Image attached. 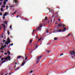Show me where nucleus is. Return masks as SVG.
<instances>
[{"instance_id":"1","label":"nucleus","mask_w":75,"mask_h":75,"mask_svg":"<svg viewBox=\"0 0 75 75\" xmlns=\"http://www.w3.org/2000/svg\"><path fill=\"white\" fill-rule=\"evenodd\" d=\"M70 53L71 55H72V56H73L75 57V52L74 51H71L70 52Z\"/></svg>"},{"instance_id":"2","label":"nucleus","mask_w":75,"mask_h":75,"mask_svg":"<svg viewBox=\"0 0 75 75\" xmlns=\"http://www.w3.org/2000/svg\"><path fill=\"white\" fill-rule=\"evenodd\" d=\"M42 57H38L37 58L36 60V64H37V63H38L40 60H39V59L40 58Z\"/></svg>"},{"instance_id":"3","label":"nucleus","mask_w":75,"mask_h":75,"mask_svg":"<svg viewBox=\"0 0 75 75\" xmlns=\"http://www.w3.org/2000/svg\"><path fill=\"white\" fill-rule=\"evenodd\" d=\"M11 58V57H6L5 58H4V59L5 60H8V59H10Z\"/></svg>"},{"instance_id":"4","label":"nucleus","mask_w":75,"mask_h":75,"mask_svg":"<svg viewBox=\"0 0 75 75\" xmlns=\"http://www.w3.org/2000/svg\"><path fill=\"white\" fill-rule=\"evenodd\" d=\"M42 24H40L39 25V27L38 28V29H37V30H38L40 29V28H41V27H42Z\"/></svg>"},{"instance_id":"5","label":"nucleus","mask_w":75,"mask_h":75,"mask_svg":"<svg viewBox=\"0 0 75 75\" xmlns=\"http://www.w3.org/2000/svg\"><path fill=\"white\" fill-rule=\"evenodd\" d=\"M7 15H9L8 13L7 12H6L5 13V14L4 15V16L5 17V16H7Z\"/></svg>"},{"instance_id":"6","label":"nucleus","mask_w":75,"mask_h":75,"mask_svg":"<svg viewBox=\"0 0 75 75\" xmlns=\"http://www.w3.org/2000/svg\"><path fill=\"white\" fill-rule=\"evenodd\" d=\"M23 57V58L24 59V57H17V58L18 59H23V58H22Z\"/></svg>"},{"instance_id":"7","label":"nucleus","mask_w":75,"mask_h":75,"mask_svg":"<svg viewBox=\"0 0 75 75\" xmlns=\"http://www.w3.org/2000/svg\"><path fill=\"white\" fill-rule=\"evenodd\" d=\"M2 25L3 26L4 28V30H5L6 28V26L4 24H2Z\"/></svg>"},{"instance_id":"8","label":"nucleus","mask_w":75,"mask_h":75,"mask_svg":"<svg viewBox=\"0 0 75 75\" xmlns=\"http://www.w3.org/2000/svg\"><path fill=\"white\" fill-rule=\"evenodd\" d=\"M47 16H46L45 18V19L43 20L42 21L43 22H44L45 21V20H47Z\"/></svg>"},{"instance_id":"9","label":"nucleus","mask_w":75,"mask_h":75,"mask_svg":"<svg viewBox=\"0 0 75 75\" xmlns=\"http://www.w3.org/2000/svg\"><path fill=\"white\" fill-rule=\"evenodd\" d=\"M57 26L58 27H62V25H61L60 24H58L57 25Z\"/></svg>"},{"instance_id":"10","label":"nucleus","mask_w":75,"mask_h":75,"mask_svg":"<svg viewBox=\"0 0 75 75\" xmlns=\"http://www.w3.org/2000/svg\"><path fill=\"white\" fill-rule=\"evenodd\" d=\"M66 30H67V28H63V31L64 30H63V31H62V32H65L66 31Z\"/></svg>"},{"instance_id":"11","label":"nucleus","mask_w":75,"mask_h":75,"mask_svg":"<svg viewBox=\"0 0 75 75\" xmlns=\"http://www.w3.org/2000/svg\"><path fill=\"white\" fill-rule=\"evenodd\" d=\"M10 42H9L8 41H7V42H5V44H6V45H8V44L10 43Z\"/></svg>"},{"instance_id":"12","label":"nucleus","mask_w":75,"mask_h":75,"mask_svg":"<svg viewBox=\"0 0 75 75\" xmlns=\"http://www.w3.org/2000/svg\"><path fill=\"white\" fill-rule=\"evenodd\" d=\"M23 62L22 63V65H24L25 64V62L24 61V60L23 61Z\"/></svg>"},{"instance_id":"13","label":"nucleus","mask_w":75,"mask_h":75,"mask_svg":"<svg viewBox=\"0 0 75 75\" xmlns=\"http://www.w3.org/2000/svg\"><path fill=\"white\" fill-rule=\"evenodd\" d=\"M3 4H4V5H6V1H4L3 2Z\"/></svg>"},{"instance_id":"14","label":"nucleus","mask_w":75,"mask_h":75,"mask_svg":"<svg viewBox=\"0 0 75 75\" xmlns=\"http://www.w3.org/2000/svg\"><path fill=\"white\" fill-rule=\"evenodd\" d=\"M7 40H8V42H10V41L9 40V38H7Z\"/></svg>"},{"instance_id":"15","label":"nucleus","mask_w":75,"mask_h":75,"mask_svg":"<svg viewBox=\"0 0 75 75\" xmlns=\"http://www.w3.org/2000/svg\"><path fill=\"white\" fill-rule=\"evenodd\" d=\"M33 42V40H30L29 42V43H31V42Z\"/></svg>"},{"instance_id":"16","label":"nucleus","mask_w":75,"mask_h":75,"mask_svg":"<svg viewBox=\"0 0 75 75\" xmlns=\"http://www.w3.org/2000/svg\"><path fill=\"white\" fill-rule=\"evenodd\" d=\"M42 38H40L39 39V38L38 39V41H40V40H41V39H42Z\"/></svg>"},{"instance_id":"17","label":"nucleus","mask_w":75,"mask_h":75,"mask_svg":"<svg viewBox=\"0 0 75 75\" xmlns=\"http://www.w3.org/2000/svg\"><path fill=\"white\" fill-rule=\"evenodd\" d=\"M7 33H8V35H9L10 34V32H9V31H7Z\"/></svg>"},{"instance_id":"18","label":"nucleus","mask_w":75,"mask_h":75,"mask_svg":"<svg viewBox=\"0 0 75 75\" xmlns=\"http://www.w3.org/2000/svg\"><path fill=\"white\" fill-rule=\"evenodd\" d=\"M4 23L5 24H7V21L4 22Z\"/></svg>"},{"instance_id":"19","label":"nucleus","mask_w":75,"mask_h":75,"mask_svg":"<svg viewBox=\"0 0 75 75\" xmlns=\"http://www.w3.org/2000/svg\"><path fill=\"white\" fill-rule=\"evenodd\" d=\"M62 26H63V28H64L65 27V25H63L62 24Z\"/></svg>"},{"instance_id":"20","label":"nucleus","mask_w":75,"mask_h":75,"mask_svg":"<svg viewBox=\"0 0 75 75\" xmlns=\"http://www.w3.org/2000/svg\"><path fill=\"white\" fill-rule=\"evenodd\" d=\"M1 10L2 11H3V8H1Z\"/></svg>"},{"instance_id":"21","label":"nucleus","mask_w":75,"mask_h":75,"mask_svg":"<svg viewBox=\"0 0 75 75\" xmlns=\"http://www.w3.org/2000/svg\"><path fill=\"white\" fill-rule=\"evenodd\" d=\"M57 39H58V38H54V40H57Z\"/></svg>"},{"instance_id":"22","label":"nucleus","mask_w":75,"mask_h":75,"mask_svg":"<svg viewBox=\"0 0 75 75\" xmlns=\"http://www.w3.org/2000/svg\"><path fill=\"white\" fill-rule=\"evenodd\" d=\"M49 30H47L46 31V33H49Z\"/></svg>"},{"instance_id":"23","label":"nucleus","mask_w":75,"mask_h":75,"mask_svg":"<svg viewBox=\"0 0 75 75\" xmlns=\"http://www.w3.org/2000/svg\"><path fill=\"white\" fill-rule=\"evenodd\" d=\"M61 31H62V30H60V29H59V31H58L59 32H61Z\"/></svg>"},{"instance_id":"24","label":"nucleus","mask_w":75,"mask_h":75,"mask_svg":"<svg viewBox=\"0 0 75 75\" xmlns=\"http://www.w3.org/2000/svg\"><path fill=\"white\" fill-rule=\"evenodd\" d=\"M19 69V67H17L16 69L17 70H18Z\"/></svg>"},{"instance_id":"25","label":"nucleus","mask_w":75,"mask_h":75,"mask_svg":"<svg viewBox=\"0 0 75 75\" xmlns=\"http://www.w3.org/2000/svg\"><path fill=\"white\" fill-rule=\"evenodd\" d=\"M7 53L8 54H10V52L9 51L8 52H7Z\"/></svg>"},{"instance_id":"26","label":"nucleus","mask_w":75,"mask_h":75,"mask_svg":"<svg viewBox=\"0 0 75 75\" xmlns=\"http://www.w3.org/2000/svg\"><path fill=\"white\" fill-rule=\"evenodd\" d=\"M33 71L32 70L30 71V74H31V73H32V72H33Z\"/></svg>"},{"instance_id":"27","label":"nucleus","mask_w":75,"mask_h":75,"mask_svg":"<svg viewBox=\"0 0 75 75\" xmlns=\"http://www.w3.org/2000/svg\"><path fill=\"white\" fill-rule=\"evenodd\" d=\"M71 58H72V59L74 58H75V57H71Z\"/></svg>"},{"instance_id":"28","label":"nucleus","mask_w":75,"mask_h":75,"mask_svg":"<svg viewBox=\"0 0 75 75\" xmlns=\"http://www.w3.org/2000/svg\"><path fill=\"white\" fill-rule=\"evenodd\" d=\"M10 28L11 29H12V26L11 25H10Z\"/></svg>"},{"instance_id":"29","label":"nucleus","mask_w":75,"mask_h":75,"mask_svg":"<svg viewBox=\"0 0 75 75\" xmlns=\"http://www.w3.org/2000/svg\"><path fill=\"white\" fill-rule=\"evenodd\" d=\"M34 31V30H33V32H32V34H35Z\"/></svg>"},{"instance_id":"30","label":"nucleus","mask_w":75,"mask_h":75,"mask_svg":"<svg viewBox=\"0 0 75 75\" xmlns=\"http://www.w3.org/2000/svg\"><path fill=\"white\" fill-rule=\"evenodd\" d=\"M16 13V12H15L13 13V14H12V15H14V14H15V13Z\"/></svg>"},{"instance_id":"31","label":"nucleus","mask_w":75,"mask_h":75,"mask_svg":"<svg viewBox=\"0 0 75 75\" xmlns=\"http://www.w3.org/2000/svg\"><path fill=\"white\" fill-rule=\"evenodd\" d=\"M4 60V57H2V58L1 59V60L2 61V60Z\"/></svg>"},{"instance_id":"32","label":"nucleus","mask_w":75,"mask_h":75,"mask_svg":"<svg viewBox=\"0 0 75 75\" xmlns=\"http://www.w3.org/2000/svg\"><path fill=\"white\" fill-rule=\"evenodd\" d=\"M63 54H64L63 53H62L60 55V56H61L62 55H63Z\"/></svg>"},{"instance_id":"33","label":"nucleus","mask_w":75,"mask_h":75,"mask_svg":"<svg viewBox=\"0 0 75 75\" xmlns=\"http://www.w3.org/2000/svg\"><path fill=\"white\" fill-rule=\"evenodd\" d=\"M27 58H28L27 57H25V60H27Z\"/></svg>"},{"instance_id":"34","label":"nucleus","mask_w":75,"mask_h":75,"mask_svg":"<svg viewBox=\"0 0 75 75\" xmlns=\"http://www.w3.org/2000/svg\"><path fill=\"white\" fill-rule=\"evenodd\" d=\"M5 7V5H3V6H2V7L4 8V7Z\"/></svg>"},{"instance_id":"35","label":"nucleus","mask_w":75,"mask_h":75,"mask_svg":"<svg viewBox=\"0 0 75 75\" xmlns=\"http://www.w3.org/2000/svg\"><path fill=\"white\" fill-rule=\"evenodd\" d=\"M13 43H12L11 44H10V46H13Z\"/></svg>"},{"instance_id":"36","label":"nucleus","mask_w":75,"mask_h":75,"mask_svg":"<svg viewBox=\"0 0 75 75\" xmlns=\"http://www.w3.org/2000/svg\"><path fill=\"white\" fill-rule=\"evenodd\" d=\"M46 52H48V53H49L50 52V51H46Z\"/></svg>"},{"instance_id":"37","label":"nucleus","mask_w":75,"mask_h":75,"mask_svg":"<svg viewBox=\"0 0 75 75\" xmlns=\"http://www.w3.org/2000/svg\"><path fill=\"white\" fill-rule=\"evenodd\" d=\"M0 15L2 16V13H0Z\"/></svg>"},{"instance_id":"38","label":"nucleus","mask_w":75,"mask_h":75,"mask_svg":"<svg viewBox=\"0 0 75 75\" xmlns=\"http://www.w3.org/2000/svg\"><path fill=\"white\" fill-rule=\"evenodd\" d=\"M3 19H5V16L3 17Z\"/></svg>"},{"instance_id":"39","label":"nucleus","mask_w":75,"mask_h":75,"mask_svg":"<svg viewBox=\"0 0 75 75\" xmlns=\"http://www.w3.org/2000/svg\"><path fill=\"white\" fill-rule=\"evenodd\" d=\"M14 1H15V2L16 3H17V1H16V0H14Z\"/></svg>"},{"instance_id":"40","label":"nucleus","mask_w":75,"mask_h":75,"mask_svg":"<svg viewBox=\"0 0 75 75\" xmlns=\"http://www.w3.org/2000/svg\"><path fill=\"white\" fill-rule=\"evenodd\" d=\"M59 29L57 30V32H59Z\"/></svg>"},{"instance_id":"41","label":"nucleus","mask_w":75,"mask_h":75,"mask_svg":"<svg viewBox=\"0 0 75 75\" xmlns=\"http://www.w3.org/2000/svg\"><path fill=\"white\" fill-rule=\"evenodd\" d=\"M14 7V6H10V7Z\"/></svg>"},{"instance_id":"42","label":"nucleus","mask_w":75,"mask_h":75,"mask_svg":"<svg viewBox=\"0 0 75 75\" xmlns=\"http://www.w3.org/2000/svg\"><path fill=\"white\" fill-rule=\"evenodd\" d=\"M4 46L5 47H6L7 46L6 45H4Z\"/></svg>"},{"instance_id":"43","label":"nucleus","mask_w":75,"mask_h":75,"mask_svg":"<svg viewBox=\"0 0 75 75\" xmlns=\"http://www.w3.org/2000/svg\"><path fill=\"white\" fill-rule=\"evenodd\" d=\"M19 15H17V17H16V18H18V17H19Z\"/></svg>"},{"instance_id":"44","label":"nucleus","mask_w":75,"mask_h":75,"mask_svg":"<svg viewBox=\"0 0 75 75\" xmlns=\"http://www.w3.org/2000/svg\"><path fill=\"white\" fill-rule=\"evenodd\" d=\"M1 47L2 48H4V46H2V47Z\"/></svg>"},{"instance_id":"45","label":"nucleus","mask_w":75,"mask_h":75,"mask_svg":"<svg viewBox=\"0 0 75 75\" xmlns=\"http://www.w3.org/2000/svg\"><path fill=\"white\" fill-rule=\"evenodd\" d=\"M8 1V0H4V1Z\"/></svg>"},{"instance_id":"46","label":"nucleus","mask_w":75,"mask_h":75,"mask_svg":"<svg viewBox=\"0 0 75 75\" xmlns=\"http://www.w3.org/2000/svg\"><path fill=\"white\" fill-rule=\"evenodd\" d=\"M3 42H6V40H3Z\"/></svg>"},{"instance_id":"47","label":"nucleus","mask_w":75,"mask_h":75,"mask_svg":"<svg viewBox=\"0 0 75 75\" xmlns=\"http://www.w3.org/2000/svg\"><path fill=\"white\" fill-rule=\"evenodd\" d=\"M6 62V60H4V61H3V63H4V62Z\"/></svg>"},{"instance_id":"48","label":"nucleus","mask_w":75,"mask_h":75,"mask_svg":"<svg viewBox=\"0 0 75 75\" xmlns=\"http://www.w3.org/2000/svg\"><path fill=\"white\" fill-rule=\"evenodd\" d=\"M8 74L7 73H6V74H5V75H7Z\"/></svg>"},{"instance_id":"49","label":"nucleus","mask_w":75,"mask_h":75,"mask_svg":"<svg viewBox=\"0 0 75 75\" xmlns=\"http://www.w3.org/2000/svg\"><path fill=\"white\" fill-rule=\"evenodd\" d=\"M58 21H61V20L58 19Z\"/></svg>"},{"instance_id":"50","label":"nucleus","mask_w":75,"mask_h":75,"mask_svg":"<svg viewBox=\"0 0 75 75\" xmlns=\"http://www.w3.org/2000/svg\"><path fill=\"white\" fill-rule=\"evenodd\" d=\"M70 34H69L68 35V36H70Z\"/></svg>"},{"instance_id":"51","label":"nucleus","mask_w":75,"mask_h":75,"mask_svg":"<svg viewBox=\"0 0 75 75\" xmlns=\"http://www.w3.org/2000/svg\"><path fill=\"white\" fill-rule=\"evenodd\" d=\"M38 47V45H37L36 46V48H37V47Z\"/></svg>"},{"instance_id":"52","label":"nucleus","mask_w":75,"mask_h":75,"mask_svg":"<svg viewBox=\"0 0 75 75\" xmlns=\"http://www.w3.org/2000/svg\"><path fill=\"white\" fill-rule=\"evenodd\" d=\"M3 0H0V2H2V1H3Z\"/></svg>"},{"instance_id":"53","label":"nucleus","mask_w":75,"mask_h":75,"mask_svg":"<svg viewBox=\"0 0 75 75\" xmlns=\"http://www.w3.org/2000/svg\"><path fill=\"white\" fill-rule=\"evenodd\" d=\"M1 50H3V49L2 48V47H1Z\"/></svg>"},{"instance_id":"54","label":"nucleus","mask_w":75,"mask_h":75,"mask_svg":"<svg viewBox=\"0 0 75 75\" xmlns=\"http://www.w3.org/2000/svg\"><path fill=\"white\" fill-rule=\"evenodd\" d=\"M11 73H9V75H11Z\"/></svg>"},{"instance_id":"55","label":"nucleus","mask_w":75,"mask_h":75,"mask_svg":"<svg viewBox=\"0 0 75 75\" xmlns=\"http://www.w3.org/2000/svg\"><path fill=\"white\" fill-rule=\"evenodd\" d=\"M10 45H9V46H8V48H10Z\"/></svg>"},{"instance_id":"56","label":"nucleus","mask_w":75,"mask_h":75,"mask_svg":"<svg viewBox=\"0 0 75 75\" xmlns=\"http://www.w3.org/2000/svg\"><path fill=\"white\" fill-rule=\"evenodd\" d=\"M1 29V27H0V30Z\"/></svg>"},{"instance_id":"57","label":"nucleus","mask_w":75,"mask_h":75,"mask_svg":"<svg viewBox=\"0 0 75 75\" xmlns=\"http://www.w3.org/2000/svg\"><path fill=\"white\" fill-rule=\"evenodd\" d=\"M11 60V59H9V60H8V61H7V62L8 61H10Z\"/></svg>"},{"instance_id":"58","label":"nucleus","mask_w":75,"mask_h":75,"mask_svg":"<svg viewBox=\"0 0 75 75\" xmlns=\"http://www.w3.org/2000/svg\"><path fill=\"white\" fill-rule=\"evenodd\" d=\"M8 8V6H6V8Z\"/></svg>"},{"instance_id":"59","label":"nucleus","mask_w":75,"mask_h":75,"mask_svg":"<svg viewBox=\"0 0 75 75\" xmlns=\"http://www.w3.org/2000/svg\"><path fill=\"white\" fill-rule=\"evenodd\" d=\"M1 74L2 75H3V73H1Z\"/></svg>"},{"instance_id":"60","label":"nucleus","mask_w":75,"mask_h":75,"mask_svg":"<svg viewBox=\"0 0 75 75\" xmlns=\"http://www.w3.org/2000/svg\"><path fill=\"white\" fill-rule=\"evenodd\" d=\"M4 36H2L1 37V38H4Z\"/></svg>"},{"instance_id":"61","label":"nucleus","mask_w":75,"mask_h":75,"mask_svg":"<svg viewBox=\"0 0 75 75\" xmlns=\"http://www.w3.org/2000/svg\"><path fill=\"white\" fill-rule=\"evenodd\" d=\"M3 63H3V62H2L1 63V64H3Z\"/></svg>"},{"instance_id":"62","label":"nucleus","mask_w":75,"mask_h":75,"mask_svg":"<svg viewBox=\"0 0 75 75\" xmlns=\"http://www.w3.org/2000/svg\"><path fill=\"white\" fill-rule=\"evenodd\" d=\"M2 45V46H4V45Z\"/></svg>"},{"instance_id":"63","label":"nucleus","mask_w":75,"mask_h":75,"mask_svg":"<svg viewBox=\"0 0 75 75\" xmlns=\"http://www.w3.org/2000/svg\"><path fill=\"white\" fill-rule=\"evenodd\" d=\"M7 54V53H5V54L6 55V54Z\"/></svg>"},{"instance_id":"64","label":"nucleus","mask_w":75,"mask_h":75,"mask_svg":"<svg viewBox=\"0 0 75 75\" xmlns=\"http://www.w3.org/2000/svg\"><path fill=\"white\" fill-rule=\"evenodd\" d=\"M1 57H0V58H1Z\"/></svg>"}]
</instances>
